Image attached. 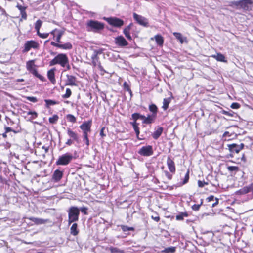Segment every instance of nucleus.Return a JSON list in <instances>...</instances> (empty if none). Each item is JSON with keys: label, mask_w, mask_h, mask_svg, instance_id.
Segmentation results:
<instances>
[{"label": "nucleus", "mask_w": 253, "mask_h": 253, "mask_svg": "<svg viewBox=\"0 0 253 253\" xmlns=\"http://www.w3.org/2000/svg\"><path fill=\"white\" fill-rule=\"evenodd\" d=\"M53 35V39L55 40L57 43L54 42H51V45L62 49L68 50L72 48V45L70 42H67L65 44H61V38L64 34V31L55 29L50 32Z\"/></svg>", "instance_id": "obj_1"}, {"label": "nucleus", "mask_w": 253, "mask_h": 253, "mask_svg": "<svg viewBox=\"0 0 253 253\" xmlns=\"http://www.w3.org/2000/svg\"><path fill=\"white\" fill-rule=\"evenodd\" d=\"M68 225L72 223L78 221L80 215V210L77 207L72 206L68 211Z\"/></svg>", "instance_id": "obj_2"}, {"label": "nucleus", "mask_w": 253, "mask_h": 253, "mask_svg": "<svg viewBox=\"0 0 253 253\" xmlns=\"http://www.w3.org/2000/svg\"><path fill=\"white\" fill-rule=\"evenodd\" d=\"M86 26L88 31H92L95 33L99 32L104 28L103 23L93 20L88 21Z\"/></svg>", "instance_id": "obj_3"}, {"label": "nucleus", "mask_w": 253, "mask_h": 253, "mask_svg": "<svg viewBox=\"0 0 253 253\" xmlns=\"http://www.w3.org/2000/svg\"><path fill=\"white\" fill-rule=\"evenodd\" d=\"M74 159L73 155L70 153H66L59 156L56 161V165L67 166L70 164Z\"/></svg>", "instance_id": "obj_4"}, {"label": "nucleus", "mask_w": 253, "mask_h": 253, "mask_svg": "<svg viewBox=\"0 0 253 253\" xmlns=\"http://www.w3.org/2000/svg\"><path fill=\"white\" fill-rule=\"evenodd\" d=\"M68 59L69 58L66 54L59 53L49 62V65L52 66L59 65L62 67Z\"/></svg>", "instance_id": "obj_5"}, {"label": "nucleus", "mask_w": 253, "mask_h": 253, "mask_svg": "<svg viewBox=\"0 0 253 253\" xmlns=\"http://www.w3.org/2000/svg\"><path fill=\"white\" fill-rule=\"evenodd\" d=\"M138 153L142 156H151L154 153L153 147L151 145L144 146L139 149Z\"/></svg>", "instance_id": "obj_6"}, {"label": "nucleus", "mask_w": 253, "mask_h": 253, "mask_svg": "<svg viewBox=\"0 0 253 253\" xmlns=\"http://www.w3.org/2000/svg\"><path fill=\"white\" fill-rule=\"evenodd\" d=\"M101 53V51L100 50H95L93 51L91 58L92 60V64L94 66H97L101 71H104L103 68L101 65V63L99 61V57H98V55L100 54Z\"/></svg>", "instance_id": "obj_7"}, {"label": "nucleus", "mask_w": 253, "mask_h": 253, "mask_svg": "<svg viewBox=\"0 0 253 253\" xmlns=\"http://www.w3.org/2000/svg\"><path fill=\"white\" fill-rule=\"evenodd\" d=\"M39 47V43L34 40H30L26 42L24 45L23 52H28L31 48L38 49Z\"/></svg>", "instance_id": "obj_8"}, {"label": "nucleus", "mask_w": 253, "mask_h": 253, "mask_svg": "<svg viewBox=\"0 0 253 253\" xmlns=\"http://www.w3.org/2000/svg\"><path fill=\"white\" fill-rule=\"evenodd\" d=\"M105 20L110 25L116 27H120L124 25V21L117 17L106 18Z\"/></svg>", "instance_id": "obj_9"}, {"label": "nucleus", "mask_w": 253, "mask_h": 253, "mask_svg": "<svg viewBox=\"0 0 253 253\" xmlns=\"http://www.w3.org/2000/svg\"><path fill=\"white\" fill-rule=\"evenodd\" d=\"M134 19L140 25L146 27L148 26V20L144 17L138 15L136 13L133 14Z\"/></svg>", "instance_id": "obj_10"}, {"label": "nucleus", "mask_w": 253, "mask_h": 253, "mask_svg": "<svg viewBox=\"0 0 253 253\" xmlns=\"http://www.w3.org/2000/svg\"><path fill=\"white\" fill-rule=\"evenodd\" d=\"M229 150L231 153H238L241 150L244 148V144L241 143L239 145L233 143L231 144H227Z\"/></svg>", "instance_id": "obj_11"}, {"label": "nucleus", "mask_w": 253, "mask_h": 253, "mask_svg": "<svg viewBox=\"0 0 253 253\" xmlns=\"http://www.w3.org/2000/svg\"><path fill=\"white\" fill-rule=\"evenodd\" d=\"M241 8L245 10L253 9V0H241Z\"/></svg>", "instance_id": "obj_12"}, {"label": "nucleus", "mask_w": 253, "mask_h": 253, "mask_svg": "<svg viewBox=\"0 0 253 253\" xmlns=\"http://www.w3.org/2000/svg\"><path fill=\"white\" fill-rule=\"evenodd\" d=\"M92 125V121L89 120L85 121L80 126V128L82 130L83 133H88L91 131V126Z\"/></svg>", "instance_id": "obj_13"}, {"label": "nucleus", "mask_w": 253, "mask_h": 253, "mask_svg": "<svg viewBox=\"0 0 253 253\" xmlns=\"http://www.w3.org/2000/svg\"><path fill=\"white\" fill-rule=\"evenodd\" d=\"M115 43L118 46L121 47L127 46L128 44L122 36H119L115 38Z\"/></svg>", "instance_id": "obj_14"}, {"label": "nucleus", "mask_w": 253, "mask_h": 253, "mask_svg": "<svg viewBox=\"0 0 253 253\" xmlns=\"http://www.w3.org/2000/svg\"><path fill=\"white\" fill-rule=\"evenodd\" d=\"M67 80H66L65 85H71V86H76L77 85L76 82V78L73 76L70 75H67Z\"/></svg>", "instance_id": "obj_15"}, {"label": "nucleus", "mask_w": 253, "mask_h": 253, "mask_svg": "<svg viewBox=\"0 0 253 253\" xmlns=\"http://www.w3.org/2000/svg\"><path fill=\"white\" fill-rule=\"evenodd\" d=\"M63 175V171L59 169H56L54 171L52 175V179L55 182H58L60 180Z\"/></svg>", "instance_id": "obj_16"}, {"label": "nucleus", "mask_w": 253, "mask_h": 253, "mask_svg": "<svg viewBox=\"0 0 253 253\" xmlns=\"http://www.w3.org/2000/svg\"><path fill=\"white\" fill-rule=\"evenodd\" d=\"M29 219L37 225L43 224L46 223L50 222V220L47 219H44L42 218L31 217L29 218Z\"/></svg>", "instance_id": "obj_17"}, {"label": "nucleus", "mask_w": 253, "mask_h": 253, "mask_svg": "<svg viewBox=\"0 0 253 253\" xmlns=\"http://www.w3.org/2000/svg\"><path fill=\"white\" fill-rule=\"evenodd\" d=\"M167 164L169 171L172 173H175V164L173 161L170 159L169 157H168L167 160Z\"/></svg>", "instance_id": "obj_18"}, {"label": "nucleus", "mask_w": 253, "mask_h": 253, "mask_svg": "<svg viewBox=\"0 0 253 253\" xmlns=\"http://www.w3.org/2000/svg\"><path fill=\"white\" fill-rule=\"evenodd\" d=\"M55 70L56 69L55 68H52V69L49 70L47 72V74L48 79L53 84H55V82H56V80H55Z\"/></svg>", "instance_id": "obj_19"}, {"label": "nucleus", "mask_w": 253, "mask_h": 253, "mask_svg": "<svg viewBox=\"0 0 253 253\" xmlns=\"http://www.w3.org/2000/svg\"><path fill=\"white\" fill-rule=\"evenodd\" d=\"M5 132L8 133L9 132H13L15 134L21 132L22 129L19 126H17L15 128H12L10 127L6 126L4 127Z\"/></svg>", "instance_id": "obj_20"}, {"label": "nucleus", "mask_w": 253, "mask_h": 253, "mask_svg": "<svg viewBox=\"0 0 253 253\" xmlns=\"http://www.w3.org/2000/svg\"><path fill=\"white\" fill-rule=\"evenodd\" d=\"M67 134L71 138V139H73L75 141H79V136L78 134L69 128L67 129Z\"/></svg>", "instance_id": "obj_21"}, {"label": "nucleus", "mask_w": 253, "mask_h": 253, "mask_svg": "<svg viewBox=\"0 0 253 253\" xmlns=\"http://www.w3.org/2000/svg\"><path fill=\"white\" fill-rule=\"evenodd\" d=\"M163 131V128L162 127H158L152 134L153 138L157 140L161 135Z\"/></svg>", "instance_id": "obj_22"}, {"label": "nucleus", "mask_w": 253, "mask_h": 253, "mask_svg": "<svg viewBox=\"0 0 253 253\" xmlns=\"http://www.w3.org/2000/svg\"><path fill=\"white\" fill-rule=\"evenodd\" d=\"M227 169L231 174H235L237 172L241 171L240 168L237 166H227Z\"/></svg>", "instance_id": "obj_23"}, {"label": "nucleus", "mask_w": 253, "mask_h": 253, "mask_svg": "<svg viewBox=\"0 0 253 253\" xmlns=\"http://www.w3.org/2000/svg\"><path fill=\"white\" fill-rule=\"evenodd\" d=\"M156 118L155 115H148L145 117V119L143 121V123L146 124H149L153 123Z\"/></svg>", "instance_id": "obj_24"}, {"label": "nucleus", "mask_w": 253, "mask_h": 253, "mask_svg": "<svg viewBox=\"0 0 253 253\" xmlns=\"http://www.w3.org/2000/svg\"><path fill=\"white\" fill-rule=\"evenodd\" d=\"M212 57L215 59L217 61L226 63L227 61L226 60L225 57L221 53H218L216 55H213Z\"/></svg>", "instance_id": "obj_25"}, {"label": "nucleus", "mask_w": 253, "mask_h": 253, "mask_svg": "<svg viewBox=\"0 0 253 253\" xmlns=\"http://www.w3.org/2000/svg\"><path fill=\"white\" fill-rule=\"evenodd\" d=\"M173 35L178 41H179L181 44L183 43L184 42H187L186 38L183 37L181 34L180 33L174 32Z\"/></svg>", "instance_id": "obj_26"}, {"label": "nucleus", "mask_w": 253, "mask_h": 253, "mask_svg": "<svg viewBox=\"0 0 253 253\" xmlns=\"http://www.w3.org/2000/svg\"><path fill=\"white\" fill-rule=\"evenodd\" d=\"M250 192V186H245L243 188L237 191L236 193L237 195H244Z\"/></svg>", "instance_id": "obj_27"}, {"label": "nucleus", "mask_w": 253, "mask_h": 253, "mask_svg": "<svg viewBox=\"0 0 253 253\" xmlns=\"http://www.w3.org/2000/svg\"><path fill=\"white\" fill-rule=\"evenodd\" d=\"M70 233L73 236H76L79 233L78 225L77 223H73L70 228Z\"/></svg>", "instance_id": "obj_28"}, {"label": "nucleus", "mask_w": 253, "mask_h": 253, "mask_svg": "<svg viewBox=\"0 0 253 253\" xmlns=\"http://www.w3.org/2000/svg\"><path fill=\"white\" fill-rule=\"evenodd\" d=\"M35 65V60H32L27 62L26 63V68L30 72L32 70L35 69L34 67Z\"/></svg>", "instance_id": "obj_29"}, {"label": "nucleus", "mask_w": 253, "mask_h": 253, "mask_svg": "<svg viewBox=\"0 0 253 253\" xmlns=\"http://www.w3.org/2000/svg\"><path fill=\"white\" fill-rule=\"evenodd\" d=\"M229 6L236 9H241V0L239 1H233L229 2Z\"/></svg>", "instance_id": "obj_30"}, {"label": "nucleus", "mask_w": 253, "mask_h": 253, "mask_svg": "<svg viewBox=\"0 0 253 253\" xmlns=\"http://www.w3.org/2000/svg\"><path fill=\"white\" fill-rule=\"evenodd\" d=\"M155 39L156 43L159 46H162L164 43V39L163 37L160 35H157L155 36Z\"/></svg>", "instance_id": "obj_31"}, {"label": "nucleus", "mask_w": 253, "mask_h": 253, "mask_svg": "<svg viewBox=\"0 0 253 253\" xmlns=\"http://www.w3.org/2000/svg\"><path fill=\"white\" fill-rule=\"evenodd\" d=\"M30 72L33 75H34L35 77L39 78L41 81H45V78L43 76L39 74L36 69H34V70H32V71H31Z\"/></svg>", "instance_id": "obj_32"}, {"label": "nucleus", "mask_w": 253, "mask_h": 253, "mask_svg": "<svg viewBox=\"0 0 253 253\" xmlns=\"http://www.w3.org/2000/svg\"><path fill=\"white\" fill-rule=\"evenodd\" d=\"M233 136H236V134L234 133H230L229 131H225L222 135V138L224 139L225 140L228 141L230 140V137Z\"/></svg>", "instance_id": "obj_33"}, {"label": "nucleus", "mask_w": 253, "mask_h": 253, "mask_svg": "<svg viewBox=\"0 0 253 253\" xmlns=\"http://www.w3.org/2000/svg\"><path fill=\"white\" fill-rule=\"evenodd\" d=\"M149 109L150 111L152 113V115H155L157 117V114L158 112V108L155 104H151L149 106Z\"/></svg>", "instance_id": "obj_34"}, {"label": "nucleus", "mask_w": 253, "mask_h": 253, "mask_svg": "<svg viewBox=\"0 0 253 253\" xmlns=\"http://www.w3.org/2000/svg\"><path fill=\"white\" fill-rule=\"evenodd\" d=\"M109 250L111 253H125L124 250L112 246L109 248Z\"/></svg>", "instance_id": "obj_35"}, {"label": "nucleus", "mask_w": 253, "mask_h": 253, "mask_svg": "<svg viewBox=\"0 0 253 253\" xmlns=\"http://www.w3.org/2000/svg\"><path fill=\"white\" fill-rule=\"evenodd\" d=\"M170 101V99L169 98L164 99L162 108L164 110H166L168 108Z\"/></svg>", "instance_id": "obj_36"}, {"label": "nucleus", "mask_w": 253, "mask_h": 253, "mask_svg": "<svg viewBox=\"0 0 253 253\" xmlns=\"http://www.w3.org/2000/svg\"><path fill=\"white\" fill-rule=\"evenodd\" d=\"M176 247H169L165 249L162 251L164 253H174L175 252Z\"/></svg>", "instance_id": "obj_37"}, {"label": "nucleus", "mask_w": 253, "mask_h": 253, "mask_svg": "<svg viewBox=\"0 0 253 253\" xmlns=\"http://www.w3.org/2000/svg\"><path fill=\"white\" fill-rule=\"evenodd\" d=\"M44 101L46 103V107L47 108H48L50 106L58 104V102L56 101L50 99H45Z\"/></svg>", "instance_id": "obj_38"}, {"label": "nucleus", "mask_w": 253, "mask_h": 253, "mask_svg": "<svg viewBox=\"0 0 253 253\" xmlns=\"http://www.w3.org/2000/svg\"><path fill=\"white\" fill-rule=\"evenodd\" d=\"M188 215L186 212H181L176 216V219L177 220H182L184 217H187Z\"/></svg>", "instance_id": "obj_39"}, {"label": "nucleus", "mask_w": 253, "mask_h": 253, "mask_svg": "<svg viewBox=\"0 0 253 253\" xmlns=\"http://www.w3.org/2000/svg\"><path fill=\"white\" fill-rule=\"evenodd\" d=\"M66 118L67 120L70 122L74 123L76 122V117L72 114H67L66 115Z\"/></svg>", "instance_id": "obj_40"}, {"label": "nucleus", "mask_w": 253, "mask_h": 253, "mask_svg": "<svg viewBox=\"0 0 253 253\" xmlns=\"http://www.w3.org/2000/svg\"><path fill=\"white\" fill-rule=\"evenodd\" d=\"M121 228L123 232H126L128 231H134V228L132 227H128L126 225H121Z\"/></svg>", "instance_id": "obj_41"}, {"label": "nucleus", "mask_w": 253, "mask_h": 253, "mask_svg": "<svg viewBox=\"0 0 253 253\" xmlns=\"http://www.w3.org/2000/svg\"><path fill=\"white\" fill-rule=\"evenodd\" d=\"M27 114L28 115H30L31 116L30 117V119H29L30 120H32L33 119H34L38 117V113L36 112H35V111H28L27 113Z\"/></svg>", "instance_id": "obj_42"}, {"label": "nucleus", "mask_w": 253, "mask_h": 253, "mask_svg": "<svg viewBox=\"0 0 253 253\" xmlns=\"http://www.w3.org/2000/svg\"><path fill=\"white\" fill-rule=\"evenodd\" d=\"M189 179V170H187L186 173L185 174L184 178L183 179L182 185L186 184Z\"/></svg>", "instance_id": "obj_43"}, {"label": "nucleus", "mask_w": 253, "mask_h": 253, "mask_svg": "<svg viewBox=\"0 0 253 253\" xmlns=\"http://www.w3.org/2000/svg\"><path fill=\"white\" fill-rule=\"evenodd\" d=\"M59 117L57 115H54L52 117L49 118V122L51 124H55L58 121Z\"/></svg>", "instance_id": "obj_44"}, {"label": "nucleus", "mask_w": 253, "mask_h": 253, "mask_svg": "<svg viewBox=\"0 0 253 253\" xmlns=\"http://www.w3.org/2000/svg\"><path fill=\"white\" fill-rule=\"evenodd\" d=\"M72 92L70 88H67L66 89V93L65 94L62 95V98H68L70 97L71 95Z\"/></svg>", "instance_id": "obj_45"}, {"label": "nucleus", "mask_w": 253, "mask_h": 253, "mask_svg": "<svg viewBox=\"0 0 253 253\" xmlns=\"http://www.w3.org/2000/svg\"><path fill=\"white\" fill-rule=\"evenodd\" d=\"M203 204V199L201 200V203L200 204H194L192 206V209L195 211H197L199 210L200 206Z\"/></svg>", "instance_id": "obj_46"}, {"label": "nucleus", "mask_w": 253, "mask_h": 253, "mask_svg": "<svg viewBox=\"0 0 253 253\" xmlns=\"http://www.w3.org/2000/svg\"><path fill=\"white\" fill-rule=\"evenodd\" d=\"M123 86H124V89L126 90L128 92H129L130 93V94L131 95L132 94V91H131V90L130 89V86H129V85L126 82H125L124 83Z\"/></svg>", "instance_id": "obj_47"}, {"label": "nucleus", "mask_w": 253, "mask_h": 253, "mask_svg": "<svg viewBox=\"0 0 253 253\" xmlns=\"http://www.w3.org/2000/svg\"><path fill=\"white\" fill-rule=\"evenodd\" d=\"M42 22L41 20H38L35 24V30L40 29L42 25Z\"/></svg>", "instance_id": "obj_48"}, {"label": "nucleus", "mask_w": 253, "mask_h": 253, "mask_svg": "<svg viewBox=\"0 0 253 253\" xmlns=\"http://www.w3.org/2000/svg\"><path fill=\"white\" fill-rule=\"evenodd\" d=\"M132 26V23H130L129 25L127 26L123 30V33L124 34L130 33V30L131 29V26Z\"/></svg>", "instance_id": "obj_49"}, {"label": "nucleus", "mask_w": 253, "mask_h": 253, "mask_svg": "<svg viewBox=\"0 0 253 253\" xmlns=\"http://www.w3.org/2000/svg\"><path fill=\"white\" fill-rule=\"evenodd\" d=\"M84 141H85L86 145L88 146L89 145V141L88 138V133H83Z\"/></svg>", "instance_id": "obj_50"}, {"label": "nucleus", "mask_w": 253, "mask_h": 253, "mask_svg": "<svg viewBox=\"0 0 253 253\" xmlns=\"http://www.w3.org/2000/svg\"><path fill=\"white\" fill-rule=\"evenodd\" d=\"M208 184H209V183L205 181H201V180L198 181V186L199 187L202 188V187H204L206 185H208Z\"/></svg>", "instance_id": "obj_51"}, {"label": "nucleus", "mask_w": 253, "mask_h": 253, "mask_svg": "<svg viewBox=\"0 0 253 253\" xmlns=\"http://www.w3.org/2000/svg\"><path fill=\"white\" fill-rule=\"evenodd\" d=\"M61 67L66 68V69L64 70V71L66 70H69L71 69V67L69 64V60H67Z\"/></svg>", "instance_id": "obj_52"}, {"label": "nucleus", "mask_w": 253, "mask_h": 253, "mask_svg": "<svg viewBox=\"0 0 253 253\" xmlns=\"http://www.w3.org/2000/svg\"><path fill=\"white\" fill-rule=\"evenodd\" d=\"M26 99L34 103L38 101L37 98L34 96H27L26 97Z\"/></svg>", "instance_id": "obj_53"}, {"label": "nucleus", "mask_w": 253, "mask_h": 253, "mask_svg": "<svg viewBox=\"0 0 253 253\" xmlns=\"http://www.w3.org/2000/svg\"><path fill=\"white\" fill-rule=\"evenodd\" d=\"M87 209H88L87 208L85 207H81L79 209L80 211H81L82 213H83L85 215H87L88 214V213L87 212Z\"/></svg>", "instance_id": "obj_54"}, {"label": "nucleus", "mask_w": 253, "mask_h": 253, "mask_svg": "<svg viewBox=\"0 0 253 253\" xmlns=\"http://www.w3.org/2000/svg\"><path fill=\"white\" fill-rule=\"evenodd\" d=\"M139 116H140V114H139V113H133L132 114V119L134 121H136L137 120L139 119Z\"/></svg>", "instance_id": "obj_55"}, {"label": "nucleus", "mask_w": 253, "mask_h": 253, "mask_svg": "<svg viewBox=\"0 0 253 253\" xmlns=\"http://www.w3.org/2000/svg\"><path fill=\"white\" fill-rule=\"evenodd\" d=\"M133 128L135 132V133L137 135V138H138V136H139V133H140L138 125H137L136 126H134V127H133Z\"/></svg>", "instance_id": "obj_56"}, {"label": "nucleus", "mask_w": 253, "mask_h": 253, "mask_svg": "<svg viewBox=\"0 0 253 253\" xmlns=\"http://www.w3.org/2000/svg\"><path fill=\"white\" fill-rule=\"evenodd\" d=\"M5 120L9 125L12 126L14 124V122L8 117H5Z\"/></svg>", "instance_id": "obj_57"}, {"label": "nucleus", "mask_w": 253, "mask_h": 253, "mask_svg": "<svg viewBox=\"0 0 253 253\" xmlns=\"http://www.w3.org/2000/svg\"><path fill=\"white\" fill-rule=\"evenodd\" d=\"M240 107V105L238 103H233L231 105V107L232 109H238Z\"/></svg>", "instance_id": "obj_58"}, {"label": "nucleus", "mask_w": 253, "mask_h": 253, "mask_svg": "<svg viewBox=\"0 0 253 253\" xmlns=\"http://www.w3.org/2000/svg\"><path fill=\"white\" fill-rule=\"evenodd\" d=\"M21 17L23 19L26 20L27 19V14L25 10L20 12Z\"/></svg>", "instance_id": "obj_59"}, {"label": "nucleus", "mask_w": 253, "mask_h": 253, "mask_svg": "<svg viewBox=\"0 0 253 253\" xmlns=\"http://www.w3.org/2000/svg\"><path fill=\"white\" fill-rule=\"evenodd\" d=\"M49 34H50V33H41V34H40V38H42V39L46 38L48 37Z\"/></svg>", "instance_id": "obj_60"}, {"label": "nucleus", "mask_w": 253, "mask_h": 253, "mask_svg": "<svg viewBox=\"0 0 253 253\" xmlns=\"http://www.w3.org/2000/svg\"><path fill=\"white\" fill-rule=\"evenodd\" d=\"M17 7L20 10V12L25 10L26 7L20 5H17Z\"/></svg>", "instance_id": "obj_61"}, {"label": "nucleus", "mask_w": 253, "mask_h": 253, "mask_svg": "<svg viewBox=\"0 0 253 253\" xmlns=\"http://www.w3.org/2000/svg\"><path fill=\"white\" fill-rule=\"evenodd\" d=\"M74 141V140L72 139H69L66 142V144L68 146H71L73 144Z\"/></svg>", "instance_id": "obj_62"}, {"label": "nucleus", "mask_w": 253, "mask_h": 253, "mask_svg": "<svg viewBox=\"0 0 253 253\" xmlns=\"http://www.w3.org/2000/svg\"><path fill=\"white\" fill-rule=\"evenodd\" d=\"M222 113L224 114V115H227V116H232L233 115L232 114V113L230 112H228V111H223V112Z\"/></svg>", "instance_id": "obj_63"}, {"label": "nucleus", "mask_w": 253, "mask_h": 253, "mask_svg": "<svg viewBox=\"0 0 253 253\" xmlns=\"http://www.w3.org/2000/svg\"><path fill=\"white\" fill-rule=\"evenodd\" d=\"M250 192H252V195L253 197V182L251 183L250 185Z\"/></svg>", "instance_id": "obj_64"}]
</instances>
